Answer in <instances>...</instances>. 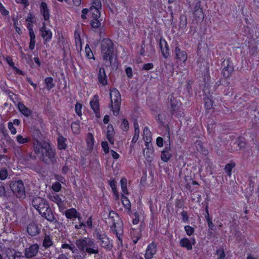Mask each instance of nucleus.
Returning a JSON list of instances; mask_svg holds the SVG:
<instances>
[{
	"label": "nucleus",
	"instance_id": "nucleus-1",
	"mask_svg": "<svg viewBox=\"0 0 259 259\" xmlns=\"http://www.w3.org/2000/svg\"><path fill=\"white\" fill-rule=\"evenodd\" d=\"M75 250L73 253L74 259H84L87 254L91 255L99 253V249L95 241L89 237H84L76 240Z\"/></svg>",
	"mask_w": 259,
	"mask_h": 259
},
{
	"label": "nucleus",
	"instance_id": "nucleus-2",
	"mask_svg": "<svg viewBox=\"0 0 259 259\" xmlns=\"http://www.w3.org/2000/svg\"><path fill=\"white\" fill-rule=\"evenodd\" d=\"M33 150L35 154L45 163L56 161V150L51 147L50 143H42L37 140L33 145Z\"/></svg>",
	"mask_w": 259,
	"mask_h": 259
},
{
	"label": "nucleus",
	"instance_id": "nucleus-3",
	"mask_svg": "<svg viewBox=\"0 0 259 259\" xmlns=\"http://www.w3.org/2000/svg\"><path fill=\"white\" fill-rule=\"evenodd\" d=\"M32 205L41 217L48 221L53 224L58 223L54 212L46 199L40 197H35L32 201Z\"/></svg>",
	"mask_w": 259,
	"mask_h": 259
},
{
	"label": "nucleus",
	"instance_id": "nucleus-4",
	"mask_svg": "<svg viewBox=\"0 0 259 259\" xmlns=\"http://www.w3.org/2000/svg\"><path fill=\"white\" fill-rule=\"evenodd\" d=\"M112 40L108 38H104L101 44V53L103 61L106 67L114 65L113 61L117 59Z\"/></svg>",
	"mask_w": 259,
	"mask_h": 259
},
{
	"label": "nucleus",
	"instance_id": "nucleus-5",
	"mask_svg": "<svg viewBox=\"0 0 259 259\" xmlns=\"http://www.w3.org/2000/svg\"><path fill=\"white\" fill-rule=\"evenodd\" d=\"M94 237L97 240L101 248H104L107 251L112 250L113 247L112 240L109 238L105 232L101 230H96L94 233Z\"/></svg>",
	"mask_w": 259,
	"mask_h": 259
},
{
	"label": "nucleus",
	"instance_id": "nucleus-6",
	"mask_svg": "<svg viewBox=\"0 0 259 259\" xmlns=\"http://www.w3.org/2000/svg\"><path fill=\"white\" fill-rule=\"evenodd\" d=\"M110 97L111 100V109L114 115L119 114L121 103V95L119 91L115 88L110 90Z\"/></svg>",
	"mask_w": 259,
	"mask_h": 259
},
{
	"label": "nucleus",
	"instance_id": "nucleus-7",
	"mask_svg": "<svg viewBox=\"0 0 259 259\" xmlns=\"http://www.w3.org/2000/svg\"><path fill=\"white\" fill-rule=\"evenodd\" d=\"M10 188L13 194L19 198H24L26 196L24 183L21 180L12 181L10 184Z\"/></svg>",
	"mask_w": 259,
	"mask_h": 259
},
{
	"label": "nucleus",
	"instance_id": "nucleus-8",
	"mask_svg": "<svg viewBox=\"0 0 259 259\" xmlns=\"http://www.w3.org/2000/svg\"><path fill=\"white\" fill-rule=\"evenodd\" d=\"M163 127L164 128L165 131L166 132V137L164 138L165 148L163 150V161L167 162L172 156L170 147L169 128L167 125L164 126L163 125Z\"/></svg>",
	"mask_w": 259,
	"mask_h": 259
},
{
	"label": "nucleus",
	"instance_id": "nucleus-9",
	"mask_svg": "<svg viewBox=\"0 0 259 259\" xmlns=\"http://www.w3.org/2000/svg\"><path fill=\"white\" fill-rule=\"evenodd\" d=\"M223 67L222 74L225 78H228L231 76L234 71V64L229 59L225 60L222 63Z\"/></svg>",
	"mask_w": 259,
	"mask_h": 259
},
{
	"label": "nucleus",
	"instance_id": "nucleus-10",
	"mask_svg": "<svg viewBox=\"0 0 259 259\" xmlns=\"http://www.w3.org/2000/svg\"><path fill=\"white\" fill-rule=\"evenodd\" d=\"M89 104L96 118H100L101 116V113L99 103V97L98 94H96L93 96L90 101Z\"/></svg>",
	"mask_w": 259,
	"mask_h": 259
},
{
	"label": "nucleus",
	"instance_id": "nucleus-11",
	"mask_svg": "<svg viewBox=\"0 0 259 259\" xmlns=\"http://www.w3.org/2000/svg\"><path fill=\"white\" fill-rule=\"evenodd\" d=\"M98 84L99 87H105L108 83V76L104 67H100L97 73Z\"/></svg>",
	"mask_w": 259,
	"mask_h": 259
},
{
	"label": "nucleus",
	"instance_id": "nucleus-12",
	"mask_svg": "<svg viewBox=\"0 0 259 259\" xmlns=\"http://www.w3.org/2000/svg\"><path fill=\"white\" fill-rule=\"evenodd\" d=\"M39 31L44 44H46L50 42L52 38L53 33L50 29L47 28L45 23H43L42 26L40 28Z\"/></svg>",
	"mask_w": 259,
	"mask_h": 259
},
{
	"label": "nucleus",
	"instance_id": "nucleus-13",
	"mask_svg": "<svg viewBox=\"0 0 259 259\" xmlns=\"http://www.w3.org/2000/svg\"><path fill=\"white\" fill-rule=\"evenodd\" d=\"M39 248V245L37 243L31 245L29 247H27L25 249V256L27 258H31L35 256L38 252Z\"/></svg>",
	"mask_w": 259,
	"mask_h": 259
},
{
	"label": "nucleus",
	"instance_id": "nucleus-14",
	"mask_svg": "<svg viewBox=\"0 0 259 259\" xmlns=\"http://www.w3.org/2000/svg\"><path fill=\"white\" fill-rule=\"evenodd\" d=\"M97 15H93V13H90L91 19L90 21V25L92 29L96 32L98 28H100L101 27L102 19L100 18L101 14H97Z\"/></svg>",
	"mask_w": 259,
	"mask_h": 259
},
{
	"label": "nucleus",
	"instance_id": "nucleus-15",
	"mask_svg": "<svg viewBox=\"0 0 259 259\" xmlns=\"http://www.w3.org/2000/svg\"><path fill=\"white\" fill-rule=\"evenodd\" d=\"M49 198L52 201L57 204L60 211L61 212L62 209H64L65 200H62L59 194L56 193H52L49 195Z\"/></svg>",
	"mask_w": 259,
	"mask_h": 259
},
{
	"label": "nucleus",
	"instance_id": "nucleus-16",
	"mask_svg": "<svg viewBox=\"0 0 259 259\" xmlns=\"http://www.w3.org/2000/svg\"><path fill=\"white\" fill-rule=\"evenodd\" d=\"M167 100L170 106V111L172 114H174L175 111L179 109L181 105V102L177 100L173 94L169 95Z\"/></svg>",
	"mask_w": 259,
	"mask_h": 259
},
{
	"label": "nucleus",
	"instance_id": "nucleus-17",
	"mask_svg": "<svg viewBox=\"0 0 259 259\" xmlns=\"http://www.w3.org/2000/svg\"><path fill=\"white\" fill-rule=\"evenodd\" d=\"M91 6L90 7V13H93V15H97L101 14L102 9V3L101 0H91Z\"/></svg>",
	"mask_w": 259,
	"mask_h": 259
},
{
	"label": "nucleus",
	"instance_id": "nucleus-18",
	"mask_svg": "<svg viewBox=\"0 0 259 259\" xmlns=\"http://www.w3.org/2000/svg\"><path fill=\"white\" fill-rule=\"evenodd\" d=\"M40 13L43 16L44 19L45 21H49L50 18V11L48 6V4L45 2H42L39 5Z\"/></svg>",
	"mask_w": 259,
	"mask_h": 259
},
{
	"label": "nucleus",
	"instance_id": "nucleus-19",
	"mask_svg": "<svg viewBox=\"0 0 259 259\" xmlns=\"http://www.w3.org/2000/svg\"><path fill=\"white\" fill-rule=\"evenodd\" d=\"M27 232L30 236H35L40 233V228L35 222H31L27 226Z\"/></svg>",
	"mask_w": 259,
	"mask_h": 259
},
{
	"label": "nucleus",
	"instance_id": "nucleus-20",
	"mask_svg": "<svg viewBox=\"0 0 259 259\" xmlns=\"http://www.w3.org/2000/svg\"><path fill=\"white\" fill-rule=\"evenodd\" d=\"M193 14L195 18L198 19V21H203L204 19V14L200 1L196 2L195 4L193 10Z\"/></svg>",
	"mask_w": 259,
	"mask_h": 259
},
{
	"label": "nucleus",
	"instance_id": "nucleus-21",
	"mask_svg": "<svg viewBox=\"0 0 259 259\" xmlns=\"http://www.w3.org/2000/svg\"><path fill=\"white\" fill-rule=\"evenodd\" d=\"M156 245L154 242L149 244L146 248L145 253L144 256L145 259H152L153 255L156 253Z\"/></svg>",
	"mask_w": 259,
	"mask_h": 259
},
{
	"label": "nucleus",
	"instance_id": "nucleus-22",
	"mask_svg": "<svg viewBox=\"0 0 259 259\" xmlns=\"http://www.w3.org/2000/svg\"><path fill=\"white\" fill-rule=\"evenodd\" d=\"M131 237L134 245H136L139 240L141 238V231L139 228L135 229L131 228L130 229Z\"/></svg>",
	"mask_w": 259,
	"mask_h": 259
},
{
	"label": "nucleus",
	"instance_id": "nucleus-23",
	"mask_svg": "<svg viewBox=\"0 0 259 259\" xmlns=\"http://www.w3.org/2000/svg\"><path fill=\"white\" fill-rule=\"evenodd\" d=\"M143 139L145 142V145L148 149L150 144L152 145V135L150 130L148 127H145L143 131Z\"/></svg>",
	"mask_w": 259,
	"mask_h": 259
},
{
	"label": "nucleus",
	"instance_id": "nucleus-24",
	"mask_svg": "<svg viewBox=\"0 0 259 259\" xmlns=\"http://www.w3.org/2000/svg\"><path fill=\"white\" fill-rule=\"evenodd\" d=\"M5 60L8 63V64L15 71V72L19 75H24L25 73L22 70H20L18 68L15 66V63L13 62L12 57L11 56H7L5 58Z\"/></svg>",
	"mask_w": 259,
	"mask_h": 259
},
{
	"label": "nucleus",
	"instance_id": "nucleus-25",
	"mask_svg": "<svg viewBox=\"0 0 259 259\" xmlns=\"http://www.w3.org/2000/svg\"><path fill=\"white\" fill-rule=\"evenodd\" d=\"M67 140L66 138L64 137L60 133H59L57 138V148L60 150L66 149L67 147Z\"/></svg>",
	"mask_w": 259,
	"mask_h": 259
},
{
	"label": "nucleus",
	"instance_id": "nucleus-26",
	"mask_svg": "<svg viewBox=\"0 0 259 259\" xmlns=\"http://www.w3.org/2000/svg\"><path fill=\"white\" fill-rule=\"evenodd\" d=\"M114 135L115 132L113 125L111 124H108L106 133V137L110 144L111 145H113L115 142Z\"/></svg>",
	"mask_w": 259,
	"mask_h": 259
},
{
	"label": "nucleus",
	"instance_id": "nucleus-27",
	"mask_svg": "<svg viewBox=\"0 0 259 259\" xmlns=\"http://www.w3.org/2000/svg\"><path fill=\"white\" fill-rule=\"evenodd\" d=\"M17 107L19 111L25 117H29L32 114L31 110L27 107L23 103L19 102Z\"/></svg>",
	"mask_w": 259,
	"mask_h": 259
},
{
	"label": "nucleus",
	"instance_id": "nucleus-28",
	"mask_svg": "<svg viewBox=\"0 0 259 259\" xmlns=\"http://www.w3.org/2000/svg\"><path fill=\"white\" fill-rule=\"evenodd\" d=\"M86 143L87 146V150L90 152L92 151L95 144V139L92 133H88L87 134Z\"/></svg>",
	"mask_w": 259,
	"mask_h": 259
},
{
	"label": "nucleus",
	"instance_id": "nucleus-29",
	"mask_svg": "<svg viewBox=\"0 0 259 259\" xmlns=\"http://www.w3.org/2000/svg\"><path fill=\"white\" fill-rule=\"evenodd\" d=\"M111 229L112 230L113 233L116 235L118 240L119 241L118 244L121 245H122V233L123 230L122 229L118 230L117 229L116 225L114 222L113 223V225L110 226Z\"/></svg>",
	"mask_w": 259,
	"mask_h": 259
},
{
	"label": "nucleus",
	"instance_id": "nucleus-30",
	"mask_svg": "<svg viewBox=\"0 0 259 259\" xmlns=\"http://www.w3.org/2000/svg\"><path fill=\"white\" fill-rule=\"evenodd\" d=\"M176 58L180 61L185 63L187 59V55L185 51L181 50L178 47L175 48Z\"/></svg>",
	"mask_w": 259,
	"mask_h": 259
},
{
	"label": "nucleus",
	"instance_id": "nucleus-31",
	"mask_svg": "<svg viewBox=\"0 0 259 259\" xmlns=\"http://www.w3.org/2000/svg\"><path fill=\"white\" fill-rule=\"evenodd\" d=\"M74 38H75V46L77 49L79 48L80 50H81L82 44L83 41L81 38L80 36V31L78 29H76L74 31Z\"/></svg>",
	"mask_w": 259,
	"mask_h": 259
},
{
	"label": "nucleus",
	"instance_id": "nucleus-32",
	"mask_svg": "<svg viewBox=\"0 0 259 259\" xmlns=\"http://www.w3.org/2000/svg\"><path fill=\"white\" fill-rule=\"evenodd\" d=\"M25 21L27 22L26 26L27 28H33V24L36 23L35 17L32 13H29L25 18Z\"/></svg>",
	"mask_w": 259,
	"mask_h": 259
},
{
	"label": "nucleus",
	"instance_id": "nucleus-33",
	"mask_svg": "<svg viewBox=\"0 0 259 259\" xmlns=\"http://www.w3.org/2000/svg\"><path fill=\"white\" fill-rule=\"evenodd\" d=\"M78 211L75 208H71L65 210L64 214L67 219L72 220L76 218Z\"/></svg>",
	"mask_w": 259,
	"mask_h": 259
},
{
	"label": "nucleus",
	"instance_id": "nucleus-34",
	"mask_svg": "<svg viewBox=\"0 0 259 259\" xmlns=\"http://www.w3.org/2000/svg\"><path fill=\"white\" fill-rule=\"evenodd\" d=\"M127 179L125 177H123L120 181V187L122 191V194L124 195H128L130 193L127 188Z\"/></svg>",
	"mask_w": 259,
	"mask_h": 259
},
{
	"label": "nucleus",
	"instance_id": "nucleus-35",
	"mask_svg": "<svg viewBox=\"0 0 259 259\" xmlns=\"http://www.w3.org/2000/svg\"><path fill=\"white\" fill-rule=\"evenodd\" d=\"M44 83L47 91H50L55 87V84L54 82V79L52 77H46L44 79Z\"/></svg>",
	"mask_w": 259,
	"mask_h": 259
},
{
	"label": "nucleus",
	"instance_id": "nucleus-36",
	"mask_svg": "<svg viewBox=\"0 0 259 259\" xmlns=\"http://www.w3.org/2000/svg\"><path fill=\"white\" fill-rule=\"evenodd\" d=\"M121 200L124 209L131 211V203L128 198L125 195L121 194Z\"/></svg>",
	"mask_w": 259,
	"mask_h": 259
},
{
	"label": "nucleus",
	"instance_id": "nucleus-37",
	"mask_svg": "<svg viewBox=\"0 0 259 259\" xmlns=\"http://www.w3.org/2000/svg\"><path fill=\"white\" fill-rule=\"evenodd\" d=\"M53 244V241L49 235L46 234L45 235L43 241H42V246L45 248L47 249L52 246Z\"/></svg>",
	"mask_w": 259,
	"mask_h": 259
},
{
	"label": "nucleus",
	"instance_id": "nucleus-38",
	"mask_svg": "<svg viewBox=\"0 0 259 259\" xmlns=\"http://www.w3.org/2000/svg\"><path fill=\"white\" fill-rule=\"evenodd\" d=\"M180 245L183 248H186L188 250L192 249V245H191L189 239L187 238H183L180 241Z\"/></svg>",
	"mask_w": 259,
	"mask_h": 259
},
{
	"label": "nucleus",
	"instance_id": "nucleus-39",
	"mask_svg": "<svg viewBox=\"0 0 259 259\" xmlns=\"http://www.w3.org/2000/svg\"><path fill=\"white\" fill-rule=\"evenodd\" d=\"M80 121L76 120L72 122L71 124V128L72 132L75 134H77L80 132Z\"/></svg>",
	"mask_w": 259,
	"mask_h": 259
},
{
	"label": "nucleus",
	"instance_id": "nucleus-40",
	"mask_svg": "<svg viewBox=\"0 0 259 259\" xmlns=\"http://www.w3.org/2000/svg\"><path fill=\"white\" fill-rule=\"evenodd\" d=\"M165 72L168 74H172L174 72L173 64L171 60H167L164 62Z\"/></svg>",
	"mask_w": 259,
	"mask_h": 259
},
{
	"label": "nucleus",
	"instance_id": "nucleus-41",
	"mask_svg": "<svg viewBox=\"0 0 259 259\" xmlns=\"http://www.w3.org/2000/svg\"><path fill=\"white\" fill-rule=\"evenodd\" d=\"M85 56L88 59H93L94 60H95V58L94 57L92 50L90 48L89 45L88 44H87L85 47Z\"/></svg>",
	"mask_w": 259,
	"mask_h": 259
},
{
	"label": "nucleus",
	"instance_id": "nucleus-42",
	"mask_svg": "<svg viewBox=\"0 0 259 259\" xmlns=\"http://www.w3.org/2000/svg\"><path fill=\"white\" fill-rule=\"evenodd\" d=\"M14 154L16 157L19 159L24 158L23 151L20 147H17L14 149Z\"/></svg>",
	"mask_w": 259,
	"mask_h": 259
},
{
	"label": "nucleus",
	"instance_id": "nucleus-43",
	"mask_svg": "<svg viewBox=\"0 0 259 259\" xmlns=\"http://www.w3.org/2000/svg\"><path fill=\"white\" fill-rule=\"evenodd\" d=\"M16 140L19 144H26L30 142V139L29 137L23 138L21 135H18L16 137Z\"/></svg>",
	"mask_w": 259,
	"mask_h": 259
},
{
	"label": "nucleus",
	"instance_id": "nucleus-44",
	"mask_svg": "<svg viewBox=\"0 0 259 259\" xmlns=\"http://www.w3.org/2000/svg\"><path fill=\"white\" fill-rule=\"evenodd\" d=\"M235 165L236 164L234 162H231L225 165L224 170L228 176L231 177L232 169L235 166Z\"/></svg>",
	"mask_w": 259,
	"mask_h": 259
},
{
	"label": "nucleus",
	"instance_id": "nucleus-45",
	"mask_svg": "<svg viewBox=\"0 0 259 259\" xmlns=\"http://www.w3.org/2000/svg\"><path fill=\"white\" fill-rule=\"evenodd\" d=\"M134 127H135V134H134V136L132 138V141H131V143L132 144H135L137 142V141H138V140L139 139V134H140V130H139L138 126L137 125V126H136V125L135 124Z\"/></svg>",
	"mask_w": 259,
	"mask_h": 259
},
{
	"label": "nucleus",
	"instance_id": "nucleus-46",
	"mask_svg": "<svg viewBox=\"0 0 259 259\" xmlns=\"http://www.w3.org/2000/svg\"><path fill=\"white\" fill-rule=\"evenodd\" d=\"M82 104L79 102H77L75 105L74 110L77 115H78L80 117H81L82 115Z\"/></svg>",
	"mask_w": 259,
	"mask_h": 259
},
{
	"label": "nucleus",
	"instance_id": "nucleus-47",
	"mask_svg": "<svg viewBox=\"0 0 259 259\" xmlns=\"http://www.w3.org/2000/svg\"><path fill=\"white\" fill-rule=\"evenodd\" d=\"M187 24V17L184 15L181 16L180 17L179 27L182 29H184L186 27Z\"/></svg>",
	"mask_w": 259,
	"mask_h": 259
},
{
	"label": "nucleus",
	"instance_id": "nucleus-48",
	"mask_svg": "<svg viewBox=\"0 0 259 259\" xmlns=\"http://www.w3.org/2000/svg\"><path fill=\"white\" fill-rule=\"evenodd\" d=\"M52 189L55 192H59L62 189V186L59 182H55L52 185Z\"/></svg>",
	"mask_w": 259,
	"mask_h": 259
},
{
	"label": "nucleus",
	"instance_id": "nucleus-49",
	"mask_svg": "<svg viewBox=\"0 0 259 259\" xmlns=\"http://www.w3.org/2000/svg\"><path fill=\"white\" fill-rule=\"evenodd\" d=\"M120 128L123 131H127L129 128V123L126 118H123L120 124Z\"/></svg>",
	"mask_w": 259,
	"mask_h": 259
},
{
	"label": "nucleus",
	"instance_id": "nucleus-50",
	"mask_svg": "<svg viewBox=\"0 0 259 259\" xmlns=\"http://www.w3.org/2000/svg\"><path fill=\"white\" fill-rule=\"evenodd\" d=\"M204 106L206 110L210 109L213 106V101L208 97L204 99Z\"/></svg>",
	"mask_w": 259,
	"mask_h": 259
},
{
	"label": "nucleus",
	"instance_id": "nucleus-51",
	"mask_svg": "<svg viewBox=\"0 0 259 259\" xmlns=\"http://www.w3.org/2000/svg\"><path fill=\"white\" fill-rule=\"evenodd\" d=\"M131 217L133 219L132 223L134 225H137L140 222V216L138 212H135L132 214Z\"/></svg>",
	"mask_w": 259,
	"mask_h": 259
},
{
	"label": "nucleus",
	"instance_id": "nucleus-52",
	"mask_svg": "<svg viewBox=\"0 0 259 259\" xmlns=\"http://www.w3.org/2000/svg\"><path fill=\"white\" fill-rule=\"evenodd\" d=\"M216 254L218 255L217 259H226V254L224 248H220L216 251Z\"/></svg>",
	"mask_w": 259,
	"mask_h": 259
},
{
	"label": "nucleus",
	"instance_id": "nucleus-53",
	"mask_svg": "<svg viewBox=\"0 0 259 259\" xmlns=\"http://www.w3.org/2000/svg\"><path fill=\"white\" fill-rule=\"evenodd\" d=\"M108 217H109V219H108L109 221H110V222H112V225H113V222H114L116 224L114 218L115 217L116 218H118V214L116 212H115L114 211L111 210V211H110V212L109 213Z\"/></svg>",
	"mask_w": 259,
	"mask_h": 259
},
{
	"label": "nucleus",
	"instance_id": "nucleus-54",
	"mask_svg": "<svg viewBox=\"0 0 259 259\" xmlns=\"http://www.w3.org/2000/svg\"><path fill=\"white\" fill-rule=\"evenodd\" d=\"M108 184L110 186L112 191L117 190V183L114 178H112L108 181Z\"/></svg>",
	"mask_w": 259,
	"mask_h": 259
},
{
	"label": "nucleus",
	"instance_id": "nucleus-55",
	"mask_svg": "<svg viewBox=\"0 0 259 259\" xmlns=\"http://www.w3.org/2000/svg\"><path fill=\"white\" fill-rule=\"evenodd\" d=\"M101 146L105 154H108L110 151L108 143L107 141H102L101 142Z\"/></svg>",
	"mask_w": 259,
	"mask_h": 259
},
{
	"label": "nucleus",
	"instance_id": "nucleus-56",
	"mask_svg": "<svg viewBox=\"0 0 259 259\" xmlns=\"http://www.w3.org/2000/svg\"><path fill=\"white\" fill-rule=\"evenodd\" d=\"M61 248L69 249L72 252H74L75 250V246L74 245H71L68 243L62 244L61 245Z\"/></svg>",
	"mask_w": 259,
	"mask_h": 259
},
{
	"label": "nucleus",
	"instance_id": "nucleus-57",
	"mask_svg": "<svg viewBox=\"0 0 259 259\" xmlns=\"http://www.w3.org/2000/svg\"><path fill=\"white\" fill-rule=\"evenodd\" d=\"M163 41H164L165 45H164V49H165V52L164 51H163V57H164L165 59H166L169 55V49L168 47V46L167 45V42L163 39Z\"/></svg>",
	"mask_w": 259,
	"mask_h": 259
},
{
	"label": "nucleus",
	"instance_id": "nucleus-58",
	"mask_svg": "<svg viewBox=\"0 0 259 259\" xmlns=\"http://www.w3.org/2000/svg\"><path fill=\"white\" fill-rule=\"evenodd\" d=\"M74 228L77 230L82 229L86 231V225L83 222H79L77 224L74 225Z\"/></svg>",
	"mask_w": 259,
	"mask_h": 259
},
{
	"label": "nucleus",
	"instance_id": "nucleus-59",
	"mask_svg": "<svg viewBox=\"0 0 259 259\" xmlns=\"http://www.w3.org/2000/svg\"><path fill=\"white\" fill-rule=\"evenodd\" d=\"M8 174V171L6 168H2L0 170V179L1 180H5L7 179Z\"/></svg>",
	"mask_w": 259,
	"mask_h": 259
},
{
	"label": "nucleus",
	"instance_id": "nucleus-60",
	"mask_svg": "<svg viewBox=\"0 0 259 259\" xmlns=\"http://www.w3.org/2000/svg\"><path fill=\"white\" fill-rule=\"evenodd\" d=\"M154 68V65L152 63H148L144 64L142 67V70H150Z\"/></svg>",
	"mask_w": 259,
	"mask_h": 259
},
{
	"label": "nucleus",
	"instance_id": "nucleus-61",
	"mask_svg": "<svg viewBox=\"0 0 259 259\" xmlns=\"http://www.w3.org/2000/svg\"><path fill=\"white\" fill-rule=\"evenodd\" d=\"M86 225V228L89 229H92L94 227L93 225V219L92 216L89 217L85 223Z\"/></svg>",
	"mask_w": 259,
	"mask_h": 259
},
{
	"label": "nucleus",
	"instance_id": "nucleus-62",
	"mask_svg": "<svg viewBox=\"0 0 259 259\" xmlns=\"http://www.w3.org/2000/svg\"><path fill=\"white\" fill-rule=\"evenodd\" d=\"M184 229L188 236H191L194 232V228L190 226H185Z\"/></svg>",
	"mask_w": 259,
	"mask_h": 259
},
{
	"label": "nucleus",
	"instance_id": "nucleus-63",
	"mask_svg": "<svg viewBox=\"0 0 259 259\" xmlns=\"http://www.w3.org/2000/svg\"><path fill=\"white\" fill-rule=\"evenodd\" d=\"M8 127L11 134L15 135L16 134V128L14 127L13 123H12V122L10 121L8 122Z\"/></svg>",
	"mask_w": 259,
	"mask_h": 259
},
{
	"label": "nucleus",
	"instance_id": "nucleus-64",
	"mask_svg": "<svg viewBox=\"0 0 259 259\" xmlns=\"http://www.w3.org/2000/svg\"><path fill=\"white\" fill-rule=\"evenodd\" d=\"M125 73L129 78H132L133 76V69L131 67H126L125 69Z\"/></svg>",
	"mask_w": 259,
	"mask_h": 259
}]
</instances>
